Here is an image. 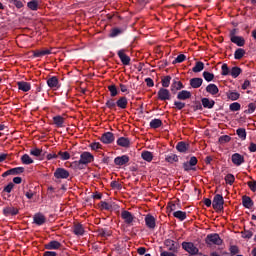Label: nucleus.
<instances>
[{"label": "nucleus", "instance_id": "nucleus-52", "mask_svg": "<svg viewBox=\"0 0 256 256\" xmlns=\"http://www.w3.org/2000/svg\"><path fill=\"white\" fill-rule=\"evenodd\" d=\"M106 107H108V109H115V107H117V102H115L113 99H110L106 102Z\"/></svg>", "mask_w": 256, "mask_h": 256}, {"label": "nucleus", "instance_id": "nucleus-46", "mask_svg": "<svg viewBox=\"0 0 256 256\" xmlns=\"http://www.w3.org/2000/svg\"><path fill=\"white\" fill-rule=\"evenodd\" d=\"M41 153H43V150L39 148H34L30 150V155H33L34 157H41Z\"/></svg>", "mask_w": 256, "mask_h": 256}, {"label": "nucleus", "instance_id": "nucleus-7", "mask_svg": "<svg viewBox=\"0 0 256 256\" xmlns=\"http://www.w3.org/2000/svg\"><path fill=\"white\" fill-rule=\"evenodd\" d=\"M54 177L56 179H68L69 171L64 168H57L54 172Z\"/></svg>", "mask_w": 256, "mask_h": 256}, {"label": "nucleus", "instance_id": "nucleus-22", "mask_svg": "<svg viewBox=\"0 0 256 256\" xmlns=\"http://www.w3.org/2000/svg\"><path fill=\"white\" fill-rule=\"evenodd\" d=\"M117 145H119L120 147H129V145H131V141L129 140V138L120 137L117 140Z\"/></svg>", "mask_w": 256, "mask_h": 256}, {"label": "nucleus", "instance_id": "nucleus-21", "mask_svg": "<svg viewBox=\"0 0 256 256\" xmlns=\"http://www.w3.org/2000/svg\"><path fill=\"white\" fill-rule=\"evenodd\" d=\"M202 105L203 107H205V109H213V107L215 106V101L209 100V98H203Z\"/></svg>", "mask_w": 256, "mask_h": 256}, {"label": "nucleus", "instance_id": "nucleus-27", "mask_svg": "<svg viewBox=\"0 0 256 256\" xmlns=\"http://www.w3.org/2000/svg\"><path fill=\"white\" fill-rule=\"evenodd\" d=\"M176 149L179 151V153H186L187 149H189V144L185 142H179L176 146Z\"/></svg>", "mask_w": 256, "mask_h": 256}, {"label": "nucleus", "instance_id": "nucleus-17", "mask_svg": "<svg viewBox=\"0 0 256 256\" xmlns=\"http://www.w3.org/2000/svg\"><path fill=\"white\" fill-rule=\"evenodd\" d=\"M47 85L50 89H59V79L57 77H51L47 80Z\"/></svg>", "mask_w": 256, "mask_h": 256}, {"label": "nucleus", "instance_id": "nucleus-26", "mask_svg": "<svg viewBox=\"0 0 256 256\" xmlns=\"http://www.w3.org/2000/svg\"><path fill=\"white\" fill-rule=\"evenodd\" d=\"M127 98L126 97H120L117 102L116 105L117 107H119L120 109H127Z\"/></svg>", "mask_w": 256, "mask_h": 256}, {"label": "nucleus", "instance_id": "nucleus-49", "mask_svg": "<svg viewBox=\"0 0 256 256\" xmlns=\"http://www.w3.org/2000/svg\"><path fill=\"white\" fill-rule=\"evenodd\" d=\"M225 181L229 185H233V183H235V176L233 174H228L225 176Z\"/></svg>", "mask_w": 256, "mask_h": 256}, {"label": "nucleus", "instance_id": "nucleus-13", "mask_svg": "<svg viewBox=\"0 0 256 256\" xmlns=\"http://www.w3.org/2000/svg\"><path fill=\"white\" fill-rule=\"evenodd\" d=\"M128 161H129V156H127V155H122V156L116 157L114 159L115 165H118L119 167H121L123 165H127Z\"/></svg>", "mask_w": 256, "mask_h": 256}, {"label": "nucleus", "instance_id": "nucleus-32", "mask_svg": "<svg viewBox=\"0 0 256 256\" xmlns=\"http://www.w3.org/2000/svg\"><path fill=\"white\" fill-rule=\"evenodd\" d=\"M183 89V83L181 81L174 80L171 85V91H181Z\"/></svg>", "mask_w": 256, "mask_h": 256}, {"label": "nucleus", "instance_id": "nucleus-64", "mask_svg": "<svg viewBox=\"0 0 256 256\" xmlns=\"http://www.w3.org/2000/svg\"><path fill=\"white\" fill-rule=\"evenodd\" d=\"M160 256H176V255L173 252L163 251L161 252Z\"/></svg>", "mask_w": 256, "mask_h": 256}, {"label": "nucleus", "instance_id": "nucleus-59", "mask_svg": "<svg viewBox=\"0 0 256 256\" xmlns=\"http://www.w3.org/2000/svg\"><path fill=\"white\" fill-rule=\"evenodd\" d=\"M256 103H250L248 105V113H255Z\"/></svg>", "mask_w": 256, "mask_h": 256}, {"label": "nucleus", "instance_id": "nucleus-63", "mask_svg": "<svg viewBox=\"0 0 256 256\" xmlns=\"http://www.w3.org/2000/svg\"><path fill=\"white\" fill-rule=\"evenodd\" d=\"M145 83L147 84V87H153L155 83L153 82V79L151 78H146Z\"/></svg>", "mask_w": 256, "mask_h": 256}, {"label": "nucleus", "instance_id": "nucleus-9", "mask_svg": "<svg viewBox=\"0 0 256 256\" xmlns=\"http://www.w3.org/2000/svg\"><path fill=\"white\" fill-rule=\"evenodd\" d=\"M156 219L151 214H147L145 216V223L148 229H155L156 227Z\"/></svg>", "mask_w": 256, "mask_h": 256}, {"label": "nucleus", "instance_id": "nucleus-23", "mask_svg": "<svg viewBox=\"0 0 256 256\" xmlns=\"http://www.w3.org/2000/svg\"><path fill=\"white\" fill-rule=\"evenodd\" d=\"M206 91L207 93H210V95H217V93H219V88L215 84H209L206 87Z\"/></svg>", "mask_w": 256, "mask_h": 256}, {"label": "nucleus", "instance_id": "nucleus-30", "mask_svg": "<svg viewBox=\"0 0 256 256\" xmlns=\"http://www.w3.org/2000/svg\"><path fill=\"white\" fill-rule=\"evenodd\" d=\"M173 216L176 219H179V221H185L187 219V212L176 211V212L173 213Z\"/></svg>", "mask_w": 256, "mask_h": 256}, {"label": "nucleus", "instance_id": "nucleus-62", "mask_svg": "<svg viewBox=\"0 0 256 256\" xmlns=\"http://www.w3.org/2000/svg\"><path fill=\"white\" fill-rule=\"evenodd\" d=\"M248 149L250 153H256V144L251 142Z\"/></svg>", "mask_w": 256, "mask_h": 256}, {"label": "nucleus", "instance_id": "nucleus-19", "mask_svg": "<svg viewBox=\"0 0 256 256\" xmlns=\"http://www.w3.org/2000/svg\"><path fill=\"white\" fill-rule=\"evenodd\" d=\"M177 99L180 101H186V99H191V93L187 90H182L178 92Z\"/></svg>", "mask_w": 256, "mask_h": 256}, {"label": "nucleus", "instance_id": "nucleus-53", "mask_svg": "<svg viewBox=\"0 0 256 256\" xmlns=\"http://www.w3.org/2000/svg\"><path fill=\"white\" fill-rule=\"evenodd\" d=\"M241 109V104L239 102H234L230 104V111H239Z\"/></svg>", "mask_w": 256, "mask_h": 256}, {"label": "nucleus", "instance_id": "nucleus-45", "mask_svg": "<svg viewBox=\"0 0 256 256\" xmlns=\"http://www.w3.org/2000/svg\"><path fill=\"white\" fill-rule=\"evenodd\" d=\"M108 90L110 91L111 97H117L119 92L117 91V87L115 85L108 86Z\"/></svg>", "mask_w": 256, "mask_h": 256}, {"label": "nucleus", "instance_id": "nucleus-18", "mask_svg": "<svg viewBox=\"0 0 256 256\" xmlns=\"http://www.w3.org/2000/svg\"><path fill=\"white\" fill-rule=\"evenodd\" d=\"M231 42L235 43L238 47H243V45H245V38L232 34Z\"/></svg>", "mask_w": 256, "mask_h": 256}, {"label": "nucleus", "instance_id": "nucleus-36", "mask_svg": "<svg viewBox=\"0 0 256 256\" xmlns=\"http://www.w3.org/2000/svg\"><path fill=\"white\" fill-rule=\"evenodd\" d=\"M161 125H163V122L161 121V119H153L150 122L151 129H159Z\"/></svg>", "mask_w": 256, "mask_h": 256}, {"label": "nucleus", "instance_id": "nucleus-2", "mask_svg": "<svg viewBox=\"0 0 256 256\" xmlns=\"http://www.w3.org/2000/svg\"><path fill=\"white\" fill-rule=\"evenodd\" d=\"M206 245H223V240L219 236V234L214 233V234H208L206 239H205Z\"/></svg>", "mask_w": 256, "mask_h": 256}, {"label": "nucleus", "instance_id": "nucleus-35", "mask_svg": "<svg viewBox=\"0 0 256 256\" xmlns=\"http://www.w3.org/2000/svg\"><path fill=\"white\" fill-rule=\"evenodd\" d=\"M165 161H167V163H177V161H179V156L176 154H169L165 157Z\"/></svg>", "mask_w": 256, "mask_h": 256}, {"label": "nucleus", "instance_id": "nucleus-24", "mask_svg": "<svg viewBox=\"0 0 256 256\" xmlns=\"http://www.w3.org/2000/svg\"><path fill=\"white\" fill-rule=\"evenodd\" d=\"M45 55H51V50L44 49V50H36L33 52L34 57H45Z\"/></svg>", "mask_w": 256, "mask_h": 256}, {"label": "nucleus", "instance_id": "nucleus-39", "mask_svg": "<svg viewBox=\"0 0 256 256\" xmlns=\"http://www.w3.org/2000/svg\"><path fill=\"white\" fill-rule=\"evenodd\" d=\"M245 56V50L243 48H238L235 53H234V57L235 59H243V57Z\"/></svg>", "mask_w": 256, "mask_h": 256}, {"label": "nucleus", "instance_id": "nucleus-37", "mask_svg": "<svg viewBox=\"0 0 256 256\" xmlns=\"http://www.w3.org/2000/svg\"><path fill=\"white\" fill-rule=\"evenodd\" d=\"M61 247V243L59 241H51L46 244V249H59Z\"/></svg>", "mask_w": 256, "mask_h": 256}, {"label": "nucleus", "instance_id": "nucleus-6", "mask_svg": "<svg viewBox=\"0 0 256 256\" xmlns=\"http://www.w3.org/2000/svg\"><path fill=\"white\" fill-rule=\"evenodd\" d=\"M164 245L167 247L168 251H172L173 253H177V251H179V244L174 240L167 239L165 240Z\"/></svg>", "mask_w": 256, "mask_h": 256}, {"label": "nucleus", "instance_id": "nucleus-28", "mask_svg": "<svg viewBox=\"0 0 256 256\" xmlns=\"http://www.w3.org/2000/svg\"><path fill=\"white\" fill-rule=\"evenodd\" d=\"M74 235H84L85 229L83 228V225L81 224H75L73 228Z\"/></svg>", "mask_w": 256, "mask_h": 256}, {"label": "nucleus", "instance_id": "nucleus-8", "mask_svg": "<svg viewBox=\"0 0 256 256\" xmlns=\"http://www.w3.org/2000/svg\"><path fill=\"white\" fill-rule=\"evenodd\" d=\"M232 163L236 165V167H239L240 165H243L245 163V157H243L239 153H235L232 155Z\"/></svg>", "mask_w": 256, "mask_h": 256}, {"label": "nucleus", "instance_id": "nucleus-55", "mask_svg": "<svg viewBox=\"0 0 256 256\" xmlns=\"http://www.w3.org/2000/svg\"><path fill=\"white\" fill-rule=\"evenodd\" d=\"M221 69H222L221 75H224V76L229 75V73H230L229 66H227V64H223Z\"/></svg>", "mask_w": 256, "mask_h": 256}, {"label": "nucleus", "instance_id": "nucleus-33", "mask_svg": "<svg viewBox=\"0 0 256 256\" xmlns=\"http://www.w3.org/2000/svg\"><path fill=\"white\" fill-rule=\"evenodd\" d=\"M205 69V64L203 62H196L195 66L192 68L193 73H201Z\"/></svg>", "mask_w": 256, "mask_h": 256}, {"label": "nucleus", "instance_id": "nucleus-15", "mask_svg": "<svg viewBox=\"0 0 256 256\" xmlns=\"http://www.w3.org/2000/svg\"><path fill=\"white\" fill-rule=\"evenodd\" d=\"M17 85H18V89L20 91H23L24 93L31 91V83L29 82L20 81V82H17Z\"/></svg>", "mask_w": 256, "mask_h": 256}, {"label": "nucleus", "instance_id": "nucleus-11", "mask_svg": "<svg viewBox=\"0 0 256 256\" xmlns=\"http://www.w3.org/2000/svg\"><path fill=\"white\" fill-rule=\"evenodd\" d=\"M3 213L6 217H11L17 215V213H19V209L13 206H7L3 209Z\"/></svg>", "mask_w": 256, "mask_h": 256}, {"label": "nucleus", "instance_id": "nucleus-58", "mask_svg": "<svg viewBox=\"0 0 256 256\" xmlns=\"http://www.w3.org/2000/svg\"><path fill=\"white\" fill-rule=\"evenodd\" d=\"M248 187L251 189V191L255 192L256 191V181H249Z\"/></svg>", "mask_w": 256, "mask_h": 256}, {"label": "nucleus", "instance_id": "nucleus-42", "mask_svg": "<svg viewBox=\"0 0 256 256\" xmlns=\"http://www.w3.org/2000/svg\"><path fill=\"white\" fill-rule=\"evenodd\" d=\"M27 5H28V8L31 9V11H37L39 7V2H37L36 0H32L28 2Z\"/></svg>", "mask_w": 256, "mask_h": 256}, {"label": "nucleus", "instance_id": "nucleus-40", "mask_svg": "<svg viewBox=\"0 0 256 256\" xmlns=\"http://www.w3.org/2000/svg\"><path fill=\"white\" fill-rule=\"evenodd\" d=\"M58 157L61 159V161H68V159H71V154L69 152H58Z\"/></svg>", "mask_w": 256, "mask_h": 256}, {"label": "nucleus", "instance_id": "nucleus-14", "mask_svg": "<svg viewBox=\"0 0 256 256\" xmlns=\"http://www.w3.org/2000/svg\"><path fill=\"white\" fill-rule=\"evenodd\" d=\"M121 217L125 221V223H127V225H131V222L134 219L133 214H131V212L127 210L122 211Z\"/></svg>", "mask_w": 256, "mask_h": 256}, {"label": "nucleus", "instance_id": "nucleus-57", "mask_svg": "<svg viewBox=\"0 0 256 256\" xmlns=\"http://www.w3.org/2000/svg\"><path fill=\"white\" fill-rule=\"evenodd\" d=\"M11 3H13V5H15V7H17V9H21L23 7V2H21L19 0H11Z\"/></svg>", "mask_w": 256, "mask_h": 256}, {"label": "nucleus", "instance_id": "nucleus-54", "mask_svg": "<svg viewBox=\"0 0 256 256\" xmlns=\"http://www.w3.org/2000/svg\"><path fill=\"white\" fill-rule=\"evenodd\" d=\"M184 171H195V167H193L189 162H185L183 164Z\"/></svg>", "mask_w": 256, "mask_h": 256}, {"label": "nucleus", "instance_id": "nucleus-48", "mask_svg": "<svg viewBox=\"0 0 256 256\" xmlns=\"http://www.w3.org/2000/svg\"><path fill=\"white\" fill-rule=\"evenodd\" d=\"M240 94L238 92H230L228 93V99H230L231 101H237V99H239Z\"/></svg>", "mask_w": 256, "mask_h": 256}, {"label": "nucleus", "instance_id": "nucleus-60", "mask_svg": "<svg viewBox=\"0 0 256 256\" xmlns=\"http://www.w3.org/2000/svg\"><path fill=\"white\" fill-rule=\"evenodd\" d=\"M13 187H15V185L13 183H9L5 188L4 191L6 193H11V191H13Z\"/></svg>", "mask_w": 256, "mask_h": 256}, {"label": "nucleus", "instance_id": "nucleus-16", "mask_svg": "<svg viewBox=\"0 0 256 256\" xmlns=\"http://www.w3.org/2000/svg\"><path fill=\"white\" fill-rule=\"evenodd\" d=\"M33 221L36 225H43L45 224V221H47V218H45V215L37 213L34 215Z\"/></svg>", "mask_w": 256, "mask_h": 256}, {"label": "nucleus", "instance_id": "nucleus-1", "mask_svg": "<svg viewBox=\"0 0 256 256\" xmlns=\"http://www.w3.org/2000/svg\"><path fill=\"white\" fill-rule=\"evenodd\" d=\"M89 163H93V156L90 152H83L80 155L79 161H74L72 163L73 167L76 169H84L85 165H89Z\"/></svg>", "mask_w": 256, "mask_h": 256}, {"label": "nucleus", "instance_id": "nucleus-25", "mask_svg": "<svg viewBox=\"0 0 256 256\" xmlns=\"http://www.w3.org/2000/svg\"><path fill=\"white\" fill-rule=\"evenodd\" d=\"M242 203L246 209H251V207H253V200H251V197L249 196H243Z\"/></svg>", "mask_w": 256, "mask_h": 256}, {"label": "nucleus", "instance_id": "nucleus-3", "mask_svg": "<svg viewBox=\"0 0 256 256\" xmlns=\"http://www.w3.org/2000/svg\"><path fill=\"white\" fill-rule=\"evenodd\" d=\"M182 249L189 253V255H197L199 253V248H197L193 242H183Z\"/></svg>", "mask_w": 256, "mask_h": 256}, {"label": "nucleus", "instance_id": "nucleus-61", "mask_svg": "<svg viewBox=\"0 0 256 256\" xmlns=\"http://www.w3.org/2000/svg\"><path fill=\"white\" fill-rule=\"evenodd\" d=\"M188 163H189L192 167H195V165H197V157L192 156V157L190 158V160L188 161Z\"/></svg>", "mask_w": 256, "mask_h": 256}, {"label": "nucleus", "instance_id": "nucleus-38", "mask_svg": "<svg viewBox=\"0 0 256 256\" xmlns=\"http://www.w3.org/2000/svg\"><path fill=\"white\" fill-rule=\"evenodd\" d=\"M21 161H22L23 165H31L33 163L31 156H29L28 154H24L21 157Z\"/></svg>", "mask_w": 256, "mask_h": 256}, {"label": "nucleus", "instance_id": "nucleus-50", "mask_svg": "<svg viewBox=\"0 0 256 256\" xmlns=\"http://www.w3.org/2000/svg\"><path fill=\"white\" fill-rule=\"evenodd\" d=\"M123 33L122 29L114 28L110 32V37H117V35H121Z\"/></svg>", "mask_w": 256, "mask_h": 256}, {"label": "nucleus", "instance_id": "nucleus-51", "mask_svg": "<svg viewBox=\"0 0 256 256\" xmlns=\"http://www.w3.org/2000/svg\"><path fill=\"white\" fill-rule=\"evenodd\" d=\"M171 85V76H166L162 79V87H169Z\"/></svg>", "mask_w": 256, "mask_h": 256}, {"label": "nucleus", "instance_id": "nucleus-31", "mask_svg": "<svg viewBox=\"0 0 256 256\" xmlns=\"http://www.w3.org/2000/svg\"><path fill=\"white\" fill-rule=\"evenodd\" d=\"M236 135H238L241 141H245V139H247V131L245 130V128H238L236 130Z\"/></svg>", "mask_w": 256, "mask_h": 256}, {"label": "nucleus", "instance_id": "nucleus-44", "mask_svg": "<svg viewBox=\"0 0 256 256\" xmlns=\"http://www.w3.org/2000/svg\"><path fill=\"white\" fill-rule=\"evenodd\" d=\"M203 77H204L205 81H208V82H211V81H213V79H215V75L213 73L207 72V71L203 72Z\"/></svg>", "mask_w": 256, "mask_h": 256}, {"label": "nucleus", "instance_id": "nucleus-34", "mask_svg": "<svg viewBox=\"0 0 256 256\" xmlns=\"http://www.w3.org/2000/svg\"><path fill=\"white\" fill-rule=\"evenodd\" d=\"M141 157L142 159H144V161H147L148 163H151L153 161V153L149 151L142 152Z\"/></svg>", "mask_w": 256, "mask_h": 256}, {"label": "nucleus", "instance_id": "nucleus-5", "mask_svg": "<svg viewBox=\"0 0 256 256\" xmlns=\"http://www.w3.org/2000/svg\"><path fill=\"white\" fill-rule=\"evenodd\" d=\"M158 99L160 101H169L171 99V92L168 89L160 88L158 91Z\"/></svg>", "mask_w": 256, "mask_h": 256}, {"label": "nucleus", "instance_id": "nucleus-43", "mask_svg": "<svg viewBox=\"0 0 256 256\" xmlns=\"http://www.w3.org/2000/svg\"><path fill=\"white\" fill-rule=\"evenodd\" d=\"M185 59H187V56H185L184 54H180L173 60L172 64L177 65V63H183Z\"/></svg>", "mask_w": 256, "mask_h": 256}, {"label": "nucleus", "instance_id": "nucleus-10", "mask_svg": "<svg viewBox=\"0 0 256 256\" xmlns=\"http://www.w3.org/2000/svg\"><path fill=\"white\" fill-rule=\"evenodd\" d=\"M102 143L109 145V143H113L115 141V136L111 132H106L101 136Z\"/></svg>", "mask_w": 256, "mask_h": 256}, {"label": "nucleus", "instance_id": "nucleus-47", "mask_svg": "<svg viewBox=\"0 0 256 256\" xmlns=\"http://www.w3.org/2000/svg\"><path fill=\"white\" fill-rule=\"evenodd\" d=\"M24 171H25V168H23V167H17V168L10 169V173H12V175H19L20 173H23Z\"/></svg>", "mask_w": 256, "mask_h": 256}, {"label": "nucleus", "instance_id": "nucleus-56", "mask_svg": "<svg viewBox=\"0 0 256 256\" xmlns=\"http://www.w3.org/2000/svg\"><path fill=\"white\" fill-rule=\"evenodd\" d=\"M174 105H175L176 109H178L179 111H181V109H184V107H185V103H183L181 101H175Z\"/></svg>", "mask_w": 256, "mask_h": 256}, {"label": "nucleus", "instance_id": "nucleus-4", "mask_svg": "<svg viewBox=\"0 0 256 256\" xmlns=\"http://www.w3.org/2000/svg\"><path fill=\"white\" fill-rule=\"evenodd\" d=\"M224 203L225 200H223V196L221 194H217L214 196V199L212 201V207L217 211H221V209H223Z\"/></svg>", "mask_w": 256, "mask_h": 256}, {"label": "nucleus", "instance_id": "nucleus-29", "mask_svg": "<svg viewBox=\"0 0 256 256\" xmlns=\"http://www.w3.org/2000/svg\"><path fill=\"white\" fill-rule=\"evenodd\" d=\"M53 123L54 125H56V127H63V124L65 123V118H63L62 116H54Z\"/></svg>", "mask_w": 256, "mask_h": 256}, {"label": "nucleus", "instance_id": "nucleus-20", "mask_svg": "<svg viewBox=\"0 0 256 256\" xmlns=\"http://www.w3.org/2000/svg\"><path fill=\"white\" fill-rule=\"evenodd\" d=\"M190 85L193 89H199L203 85L202 78H192L190 79Z\"/></svg>", "mask_w": 256, "mask_h": 256}, {"label": "nucleus", "instance_id": "nucleus-41", "mask_svg": "<svg viewBox=\"0 0 256 256\" xmlns=\"http://www.w3.org/2000/svg\"><path fill=\"white\" fill-rule=\"evenodd\" d=\"M230 75H232L234 79H237V77L241 75V68L233 67L230 71Z\"/></svg>", "mask_w": 256, "mask_h": 256}, {"label": "nucleus", "instance_id": "nucleus-12", "mask_svg": "<svg viewBox=\"0 0 256 256\" xmlns=\"http://www.w3.org/2000/svg\"><path fill=\"white\" fill-rule=\"evenodd\" d=\"M118 57L124 65H129L131 63V58L125 54V50H119Z\"/></svg>", "mask_w": 256, "mask_h": 256}]
</instances>
